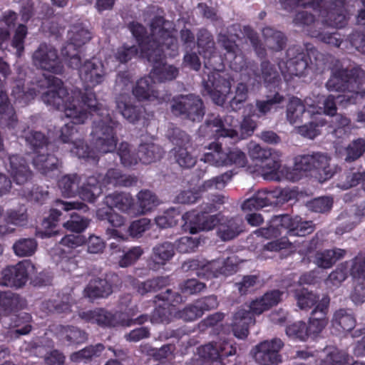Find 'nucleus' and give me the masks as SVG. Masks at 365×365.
Listing matches in <instances>:
<instances>
[{"instance_id":"nucleus-1","label":"nucleus","mask_w":365,"mask_h":365,"mask_svg":"<svg viewBox=\"0 0 365 365\" xmlns=\"http://www.w3.org/2000/svg\"><path fill=\"white\" fill-rule=\"evenodd\" d=\"M48 91L41 96L44 103L61 110L71 121L59 130V140L71 143L72 153L87 162L97 163L100 156L116 150V130L120 126L109 109L98 102L93 93L82 98L81 92L68 93L63 82L53 76L46 77Z\"/></svg>"},{"instance_id":"nucleus-2","label":"nucleus","mask_w":365,"mask_h":365,"mask_svg":"<svg viewBox=\"0 0 365 365\" xmlns=\"http://www.w3.org/2000/svg\"><path fill=\"white\" fill-rule=\"evenodd\" d=\"M364 9L358 11V29L349 36V41L358 51L365 54V0H361ZM351 0H280L283 9L292 11L297 7L310 8L319 13L322 24L335 28L345 26L349 19L346 9Z\"/></svg>"},{"instance_id":"nucleus-3","label":"nucleus","mask_w":365,"mask_h":365,"mask_svg":"<svg viewBox=\"0 0 365 365\" xmlns=\"http://www.w3.org/2000/svg\"><path fill=\"white\" fill-rule=\"evenodd\" d=\"M197 44L199 53L208 61L205 62L207 71L204 70L202 75L205 92L215 104L222 106L229 98L234 78L228 73L220 72L212 63V59L218 55L210 32L200 29L197 33Z\"/></svg>"},{"instance_id":"nucleus-4","label":"nucleus","mask_w":365,"mask_h":365,"mask_svg":"<svg viewBox=\"0 0 365 365\" xmlns=\"http://www.w3.org/2000/svg\"><path fill=\"white\" fill-rule=\"evenodd\" d=\"M364 83L365 71L359 66L332 69L326 87L330 91L344 92L346 94L336 98L332 95L328 96L324 101L323 113L327 115H335L336 102L344 106L356 103L359 97H365V90L362 88Z\"/></svg>"},{"instance_id":"nucleus-5","label":"nucleus","mask_w":365,"mask_h":365,"mask_svg":"<svg viewBox=\"0 0 365 365\" xmlns=\"http://www.w3.org/2000/svg\"><path fill=\"white\" fill-rule=\"evenodd\" d=\"M128 28L138 43L142 58L153 52L152 50L155 47H160L163 44L174 52L170 53V56L175 55L178 47L176 30L173 27L172 23L166 21L163 16H156L152 19L150 35H147L145 27L136 21L130 22Z\"/></svg>"},{"instance_id":"nucleus-6","label":"nucleus","mask_w":365,"mask_h":365,"mask_svg":"<svg viewBox=\"0 0 365 365\" xmlns=\"http://www.w3.org/2000/svg\"><path fill=\"white\" fill-rule=\"evenodd\" d=\"M331 160V156L324 152L298 155L294 159L293 168H283L281 172L285 173V178L292 182L300 180L303 175H314L322 182L331 179L336 173Z\"/></svg>"},{"instance_id":"nucleus-7","label":"nucleus","mask_w":365,"mask_h":365,"mask_svg":"<svg viewBox=\"0 0 365 365\" xmlns=\"http://www.w3.org/2000/svg\"><path fill=\"white\" fill-rule=\"evenodd\" d=\"M306 51L307 53L297 45L288 48L287 61H280L278 63L279 68L285 81H289L293 76L306 75L307 71L314 66L316 69L321 66V58L323 55L309 43L306 44Z\"/></svg>"},{"instance_id":"nucleus-8","label":"nucleus","mask_w":365,"mask_h":365,"mask_svg":"<svg viewBox=\"0 0 365 365\" xmlns=\"http://www.w3.org/2000/svg\"><path fill=\"white\" fill-rule=\"evenodd\" d=\"M236 120L232 115H227L222 118L220 115H211L199 128V133L204 137L230 138L232 140L244 139L251 136L257 128V123L250 116L244 118L240 124V137L233 128Z\"/></svg>"},{"instance_id":"nucleus-9","label":"nucleus","mask_w":365,"mask_h":365,"mask_svg":"<svg viewBox=\"0 0 365 365\" xmlns=\"http://www.w3.org/2000/svg\"><path fill=\"white\" fill-rule=\"evenodd\" d=\"M25 139L35 153L33 158L34 168L45 176L53 177L58 172L59 163L54 155L48 153L53 145L41 132L32 130L25 134Z\"/></svg>"},{"instance_id":"nucleus-10","label":"nucleus","mask_w":365,"mask_h":365,"mask_svg":"<svg viewBox=\"0 0 365 365\" xmlns=\"http://www.w3.org/2000/svg\"><path fill=\"white\" fill-rule=\"evenodd\" d=\"M280 227L287 230L289 236L304 237L314 230L312 221H302L298 216L292 217L289 215H283L274 216L267 227L259 228L255 231V234L265 239H271L281 235Z\"/></svg>"},{"instance_id":"nucleus-11","label":"nucleus","mask_w":365,"mask_h":365,"mask_svg":"<svg viewBox=\"0 0 365 365\" xmlns=\"http://www.w3.org/2000/svg\"><path fill=\"white\" fill-rule=\"evenodd\" d=\"M248 154L251 160L261 164V173L267 180L280 181L281 153L279 150L250 143Z\"/></svg>"},{"instance_id":"nucleus-12","label":"nucleus","mask_w":365,"mask_h":365,"mask_svg":"<svg viewBox=\"0 0 365 365\" xmlns=\"http://www.w3.org/2000/svg\"><path fill=\"white\" fill-rule=\"evenodd\" d=\"M236 346L231 340L222 339L209 342L197 348V355L188 365H225L223 359L236 354Z\"/></svg>"},{"instance_id":"nucleus-13","label":"nucleus","mask_w":365,"mask_h":365,"mask_svg":"<svg viewBox=\"0 0 365 365\" xmlns=\"http://www.w3.org/2000/svg\"><path fill=\"white\" fill-rule=\"evenodd\" d=\"M184 267L196 271L197 277L208 279L234 274L237 270V262L235 256L207 262L193 259L186 262Z\"/></svg>"},{"instance_id":"nucleus-14","label":"nucleus","mask_w":365,"mask_h":365,"mask_svg":"<svg viewBox=\"0 0 365 365\" xmlns=\"http://www.w3.org/2000/svg\"><path fill=\"white\" fill-rule=\"evenodd\" d=\"M178 48L175 56L178 53ZM152 51L153 52L146 54V56L143 58L153 65V68L150 72V76L159 82L170 81L175 79L179 73L178 68L173 65L166 63L165 61L167 56L174 57V56L169 55L174 52L170 48H168L165 44L160 47L157 46Z\"/></svg>"},{"instance_id":"nucleus-15","label":"nucleus","mask_w":365,"mask_h":365,"mask_svg":"<svg viewBox=\"0 0 365 365\" xmlns=\"http://www.w3.org/2000/svg\"><path fill=\"white\" fill-rule=\"evenodd\" d=\"M68 42L62 48L61 54L71 68H77L81 61L78 48L91 39V32L81 24H74L68 33Z\"/></svg>"},{"instance_id":"nucleus-16","label":"nucleus","mask_w":365,"mask_h":365,"mask_svg":"<svg viewBox=\"0 0 365 365\" xmlns=\"http://www.w3.org/2000/svg\"><path fill=\"white\" fill-rule=\"evenodd\" d=\"M293 21L295 25L305 29L309 36L316 38L323 43L339 48L344 42L339 33H328L321 31V27H319L320 23L316 21L314 15L307 11L297 12Z\"/></svg>"},{"instance_id":"nucleus-17","label":"nucleus","mask_w":365,"mask_h":365,"mask_svg":"<svg viewBox=\"0 0 365 365\" xmlns=\"http://www.w3.org/2000/svg\"><path fill=\"white\" fill-rule=\"evenodd\" d=\"M172 112L177 115L200 122L205 115V107L202 99L195 94L180 95L173 98Z\"/></svg>"},{"instance_id":"nucleus-18","label":"nucleus","mask_w":365,"mask_h":365,"mask_svg":"<svg viewBox=\"0 0 365 365\" xmlns=\"http://www.w3.org/2000/svg\"><path fill=\"white\" fill-rule=\"evenodd\" d=\"M76 68L79 71V76L84 84L86 92L82 93L79 89L74 91L81 92L79 101L83 103L82 98L86 96L89 93H95L91 89L104 81L106 72L102 62L95 58L85 61L83 65L80 63ZM94 95L96 96V94ZM95 98L96 99V97Z\"/></svg>"},{"instance_id":"nucleus-19","label":"nucleus","mask_w":365,"mask_h":365,"mask_svg":"<svg viewBox=\"0 0 365 365\" xmlns=\"http://www.w3.org/2000/svg\"><path fill=\"white\" fill-rule=\"evenodd\" d=\"M267 310L265 304L261 302V298L253 301L249 309L240 308L236 312L233 317L232 331L234 335L240 339H244L249 334V327L255 324V314H260Z\"/></svg>"},{"instance_id":"nucleus-20","label":"nucleus","mask_w":365,"mask_h":365,"mask_svg":"<svg viewBox=\"0 0 365 365\" xmlns=\"http://www.w3.org/2000/svg\"><path fill=\"white\" fill-rule=\"evenodd\" d=\"M33 64L54 74L63 72V65L57 50L51 44L41 43L32 55Z\"/></svg>"},{"instance_id":"nucleus-21","label":"nucleus","mask_w":365,"mask_h":365,"mask_svg":"<svg viewBox=\"0 0 365 365\" xmlns=\"http://www.w3.org/2000/svg\"><path fill=\"white\" fill-rule=\"evenodd\" d=\"M169 138L175 145L173 150L176 163L182 168L193 167L197 159L187 151V148L190 146V136L185 131L175 128L172 130Z\"/></svg>"},{"instance_id":"nucleus-22","label":"nucleus","mask_w":365,"mask_h":365,"mask_svg":"<svg viewBox=\"0 0 365 365\" xmlns=\"http://www.w3.org/2000/svg\"><path fill=\"white\" fill-rule=\"evenodd\" d=\"M283 346L278 338L262 341L252 350L254 359L260 365H277L282 361L279 352Z\"/></svg>"},{"instance_id":"nucleus-23","label":"nucleus","mask_w":365,"mask_h":365,"mask_svg":"<svg viewBox=\"0 0 365 365\" xmlns=\"http://www.w3.org/2000/svg\"><path fill=\"white\" fill-rule=\"evenodd\" d=\"M158 300L163 302V305L156 307L150 316L152 323H168L174 311V307L183 302L180 294L173 292L171 289H167L165 293L155 297Z\"/></svg>"},{"instance_id":"nucleus-24","label":"nucleus","mask_w":365,"mask_h":365,"mask_svg":"<svg viewBox=\"0 0 365 365\" xmlns=\"http://www.w3.org/2000/svg\"><path fill=\"white\" fill-rule=\"evenodd\" d=\"M155 81L149 73L148 76L137 81L132 92L138 101L160 104L170 99V95H160L159 91L155 88Z\"/></svg>"},{"instance_id":"nucleus-25","label":"nucleus","mask_w":365,"mask_h":365,"mask_svg":"<svg viewBox=\"0 0 365 365\" xmlns=\"http://www.w3.org/2000/svg\"><path fill=\"white\" fill-rule=\"evenodd\" d=\"M5 168L18 185H24L31 180L33 173L26 161L19 155H9L4 159Z\"/></svg>"},{"instance_id":"nucleus-26","label":"nucleus","mask_w":365,"mask_h":365,"mask_svg":"<svg viewBox=\"0 0 365 365\" xmlns=\"http://www.w3.org/2000/svg\"><path fill=\"white\" fill-rule=\"evenodd\" d=\"M330 299L328 296H324L320 302L316 305L314 309L312 312V316L309 320V324L307 325V329L309 336H316L328 324L327 314L328 312Z\"/></svg>"},{"instance_id":"nucleus-27","label":"nucleus","mask_w":365,"mask_h":365,"mask_svg":"<svg viewBox=\"0 0 365 365\" xmlns=\"http://www.w3.org/2000/svg\"><path fill=\"white\" fill-rule=\"evenodd\" d=\"M307 111L311 116L322 114V108L309 103V99L303 101L297 98L292 97L287 105V118L291 124H294L302 120L303 114Z\"/></svg>"},{"instance_id":"nucleus-28","label":"nucleus","mask_w":365,"mask_h":365,"mask_svg":"<svg viewBox=\"0 0 365 365\" xmlns=\"http://www.w3.org/2000/svg\"><path fill=\"white\" fill-rule=\"evenodd\" d=\"M33 266L30 262L25 260L16 265L8 266L2 271V282L8 287H21L28 279V271Z\"/></svg>"},{"instance_id":"nucleus-29","label":"nucleus","mask_w":365,"mask_h":365,"mask_svg":"<svg viewBox=\"0 0 365 365\" xmlns=\"http://www.w3.org/2000/svg\"><path fill=\"white\" fill-rule=\"evenodd\" d=\"M50 331L60 342L67 345L81 344L88 340V334L74 326L53 325Z\"/></svg>"},{"instance_id":"nucleus-30","label":"nucleus","mask_w":365,"mask_h":365,"mask_svg":"<svg viewBox=\"0 0 365 365\" xmlns=\"http://www.w3.org/2000/svg\"><path fill=\"white\" fill-rule=\"evenodd\" d=\"M18 122L15 109L9 101L3 81L0 78V126L9 130L14 129Z\"/></svg>"},{"instance_id":"nucleus-31","label":"nucleus","mask_w":365,"mask_h":365,"mask_svg":"<svg viewBox=\"0 0 365 365\" xmlns=\"http://www.w3.org/2000/svg\"><path fill=\"white\" fill-rule=\"evenodd\" d=\"M104 203L107 207H115L123 212L135 215L134 200L130 193L114 192L106 196Z\"/></svg>"},{"instance_id":"nucleus-32","label":"nucleus","mask_w":365,"mask_h":365,"mask_svg":"<svg viewBox=\"0 0 365 365\" xmlns=\"http://www.w3.org/2000/svg\"><path fill=\"white\" fill-rule=\"evenodd\" d=\"M78 316L85 322L97 324L102 327H112L116 324L114 315L102 308L80 312Z\"/></svg>"},{"instance_id":"nucleus-33","label":"nucleus","mask_w":365,"mask_h":365,"mask_svg":"<svg viewBox=\"0 0 365 365\" xmlns=\"http://www.w3.org/2000/svg\"><path fill=\"white\" fill-rule=\"evenodd\" d=\"M113 293V287L106 279L95 277L91 279L83 290V295L90 300L106 298Z\"/></svg>"},{"instance_id":"nucleus-34","label":"nucleus","mask_w":365,"mask_h":365,"mask_svg":"<svg viewBox=\"0 0 365 365\" xmlns=\"http://www.w3.org/2000/svg\"><path fill=\"white\" fill-rule=\"evenodd\" d=\"M175 255V245L170 242L158 243L153 248L151 262L149 266L157 269L166 264Z\"/></svg>"},{"instance_id":"nucleus-35","label":"nucleus","mask_w":365,"mask_h":365,"mask_svg":"<svg viewBox=\"0 0 365 365\" xmlns=\"http://www.w3.org/2000/svg\"><path fill=\"white\" fill-rule=\"evenodd\" d=\"M346 254V251L340 248L317 251L314 255L313 262L318 267L329 269L338 260L344 258Z\"/></svg>"},{"instance_id":"nucleus-36","label":"nucleus","mask_w":365,"mask_h":365,"mask_svg":"<svg viewBox=\"0 0 365 365\" xmlns=\"http://www.w3.org/2000/svg\"><path fill=\"white\" fill-rule=\"evenodd\" d=\"M116 107L122 115L130 123H135L144 117L145 109L143 106H133L127 98L120 96L116 100Z\"/></svg>"},{"instance_id":"nucleus-37","label":"nucleus","mask_w":365,"mask_h":365,"mask_svg":"<svg viewBox=\"0 0 365 365\" xmlns=\"http://www.w3.org/2000/svg\"><path fill=\"white\" fill-rule=\"evenodd\" d=\"M131 283L138 294L144 295L148 292H158L168 286L170 279L169 276H160L143 282H138L136 279H132Z\"/></svg>"},{"instance_id":"nucleus-38","label":"nucleus","mask_w":365,"mask_h":365,"mask_svg":"<svg viewBox=\"0 0 365 365\" xmlns=\"http://www.w3.org/2000/svg\"><path fill=\"white\" fill-rule=\"evenodd\" d=\"M255 81L260 83L263 81L267 88H277L279 86L281 78L274 66L268 61L261 63V73L259 74L253 71Z\"/></svg>"},{"instance_id":"nucleus-39","label":"nucleus","mask_w":365,"mask_h":365,"mask_svg":"<svg viewBox=\"0 0 365 365\" xmlns=\"http://www.w3.org/2000/svg\"><path fill=\"white\" fill-rule=\"evenodd\" d=\"M137 207L135 215H145L151 212L160 203L158 196L149 190H142L136 195Z\"/></svg>"},{"instance_id":"nucleus-40","label":"nucleus","mask_w":365,"mask_h":365,"mask_svg":"<svg viewBox=\"0 0 365 365\" xmlns=\"http://www.w3.org/2000/svg\"><path fill=\"white\" fill-rule=\"evenodd\" d=\"M242 223V220L237 218L223 220L218 225L217 235L223 241L231 240L243 231Z\"/></svg>"},{"instance_id":"nucleus-41","label":"nucleus","mask_w":365,"mask_h":365,"mask_svg":"<svg viewBox=\"0 0 365 365\" xmlns=\"http://www.w3.org/2000/svg\"><path fill=\"white\" fill-rule=\"evenodd\" d=\"M24 304L25 302L16 294L9 291L0 292V314L8 315L21 309Z\"/></svg>"},{"instance_id":"nucleus-42","label":"nucleus","mask_w":365,"mask_h":365,"mask_svg":"<svg viewBox=\"0 0 365 365\" xmlns=\"http://www.w3.org/2000/svg\"><path fill=\"white\" fill-rule=\"evenodd\" d=\"M311 116L312 120L308 123L295 127L294 130L304 138L314 139L320 134V128L327 124V120L322 116Z\"/></svg>"},{"instance_id":"nucleus-43","label":"nucleus","mask_w":365,"mask_h":365,"mask_svg":"<svg viewBox=\"0 0 365 365\" xmlns=\"http://www.w3.org/2000/svg\"><path fill=\"white\" fill-rule=\"evenodd\" d=\"M272 204V193H269L268 190H262L247 199L242 205V210L247 212L257 210Z\"/></svg>"},{"instance_id":"nucleus-44","label":"nucleus","mask_w":365,"mask_h":365,"mask_svg":"<svg viewBox=\"0 0 365 365\" xmlns=\"http://www.w3.org/2000/svg\"><path fill=\"white\" fill-rule=\"evenodd\" d=\"M104 349V345L101 343L95 345H89L81 350L72 353L70 355V359L71 361L76 364H86L90 362L93 357L100 356Z\"/></svg>"},{"instance_id":"nucleus-45","label":"nucleus","mask_w":365,"mask_h":365,"mask_svg":"<svg viewBox=\"0 0 365 365\" xmlns=\"http://www.w3.org/2000/svg\"><path fill=\"white\" fill-rule=\"evenodd\" d=\"M163 151L160 147L153 143H142L138 150V162L150 164L160 160Z\"/></svg>"},{"instance_id":"nucleus-46","label":"nucleus","mask_w":365,"mask_h":365,"mask_svg":"<svg viewBox=\"0 0 365 365\" xmlns=\"http://www.w3.org/2000/svg\"><path fill=\"white\" fill-rule=\"evenodd\" d=\"M331 322L334 328L343 331H351L356 323L352 313L344 309H340L334 313Z\"/></svg>"},{"instance_id":"nucleus-47","label":"nucleus","mask_w":365,"mask_h":365,"mask_svg":"<svg viewBox=\"0 0 365 365\" xmlns=\"http://www.w3.org/2000/svg\"><path fill=\"white\" fill-rule=\"evenodd\" d=\"M262 35L266 46L274 51H281L286 45L287 38L284 34L272 27H265L262 30Z\"/></svg>"},{"instance_id":"nucleus-48","label":"nucleus","mask_w":365,"mask_h":365,"mask_svg":"<svg viewBox=\"0 0 365 365\" xmlns=\"http://www.w3.org/2000/svg\"><path fill=\"white\" fill-rule=\"evenodd\" d=\"M32 317L28 313H21L16 315L12 319L11 327L14 328L11 330V338H19L21 335H26L30 333L32 329L31 324Z\"/></svg>"},{"instance_id":"nucleus-49","label":"nucleus","mask_w":365,"mask_h":365,"mask_svg":"<svg viewBox=\"0 0 365 365\" xmlns=\"http://www.w3.org/2000/svg\"><path fill=\"white\" fill-rule=\"evenodd\" d=\"M324 356L317 365H346L349 361L348 354L336 347H327Z\"/></svg>"},{"instance_id":"nucleus-50","label":"nucleus","mask_w":365,"mask_h":365,"mask_svg":"<svg viewBox=\"0 0 365 365\" xmlns=\"http://www.w3.org/2000/svg\"><path fill=\"white\" fill-rule=\"evenodd\" d=\"M217 58H219L222 65H227L232 70L236 72H242L248 68V63L240 49L238 51L233 52L232 56H218Z\"/></svg>"},{"instance_id":"nucleus-51","label":"nucleus","mask_w":365,"mask_h":365,"mask_svg":"<svg viewBox=\"0 0 365 365\" xmlns=\"http://www.w3.org/2000/svg\"><path fill=\"white\" fill-rule=\"evenodd\" d=\"M79 182L80 178L77 174H68L58 180V185L64 197H71L77 195Z\"/></svg>"},{"instance_id":"nucleus-52","label":"nucleus","mask_w":365,"mask_h":365,"mask_svg":"<svg viewBox=\"0 0 365 365\" xmlns=\"http://www.w3.org/2000/svg\"><path fill=\"white\" fill-rule=\"evenodd\" d=\"M246 154L240 149L235 148L230 149L222 155V166H235L243 168L247 164Z\"/></svg>"},{"instance_id":"nucleus-53","label":"nucleus","mask_w":365,"mask_h":365,"mask_svg":"<svg viewBox=\"0 0 365 365\" xmlns=\"http://www.w3.org/2000/svg\"><path fill=\"white\" fill-rule=\"evenodd\" d=\"M184 224L183 229L191 234L199 232L200 222L203 220V211L192 210L187 212L182 217Z\"/></svg>"},{"instance_id":"nucleus-54","label":"nucleus","mask_w":365,"mask_h":365,"mask_svg":"<svg viewBox=\"0 0 365 365\" xmlns=\"http://www.w3.org/2000/svg\"><path fill=\"white\" fill-rule=\"evenodd\" d=\"M96 217L99 220L108 221L114 227H120L125 224V218L110 207H106L98 209Z\"/></svg>"},{"instance_id":"nucleus-55","label":"nucleus","mask_w":365,"mask_h":365,"mask_svg":"<svg viewBox=\"0 0 365 365\" xmlns=\"http://www.w3.org/2000/svg\"><path fill=\"white\" fill-rule=\"evenodd\" d=\"M345 161L354 162L365 153V139L359 138L352 140L346 148Z\"/></svg>"},{"instance_id":"nucleus-56","label":"nucleus","mask_w":365,"mask_h":365,"mask_svg":"<svg viewBox=\"0 0 365 365\" xmlns=\"http://www.w3.org/2000/svg\"><path fill=\"white\" fill-rule=\"evenodd\" d=\"M37 242L33 238H22L13 245L14 253L19 257L31 256L36 252Z\"/></svg>"},{"instance_id":"nucleus-57","label":"nucleus","mask_w":365,"mask_h":365,"mask_svg":"<svg viewBox=\"0 0 365 365\" xmlns=\"http://www.w3.org/2000/svg\"><path fill=\"white\" fill-rule=\"evenodd\" d=\"M22 78L16 81V86L14 87L11 96L15 98L16 102L26 105L30 100L33 99L36 95L34 88H29L27 91L24 89V85L21 83Z\"/></svg>"},{"instance_id":"nucleus-58","label":"nucleus","mask_w":365,"mask_h":365,"mask_svg":"<svg viewBox=\"0 0 365 365\" xmlns=\"http://www.w3.org/2000/svg\"><path fill=\"white\" fill-rule=\"evenodd\" d=\"M284 99V98L282 95L276 92L272 98L268 97L267 100L257 101L256 108L258 111L257 116L260 118L267 115L275 105L283 102Z\"/></svg>"},{"instance_id":"nucleus-59","label":"nucleus","mask_w":365,"mask_h":365,"mask_svg":"<svg viewBox=\"0 0 365 365\" xmlns=\"http://www.w3.org/2000/svg\"><path fill=\"white\" fill-rule=\"evenodd\" d=\"M296 299L297 304L301 309H307L312 307L320 302L319 297L307 289H302L296 292Z\"/></svg>"},{"instance_id":"nucleus-60","label":"nucleus","mask_w":365,"mask_h":365,"mask_svg":"<svg viewBox=\"0 0 365 365\" xmlns=\"http://www.w3.org/2000/svg\"><path fill=\"white\" fill-rule=\"evenodd\" d=\"M180 217L179 211L175 208H170L164 212L162 215L157 216L155 221L160 228H167L175 226L178 222Z\"/></svg>"},{"instance_id":"nucleus-61","label":"nucleus","mask_w":365,"mask_h":365,"mask_svg":"<svg viewBox=\"0 0 365 365\" xmlns=\"http://www.w3.org/2000/svg\"><path fill=\"white\" fill-rule=\"evenodd\" d=\"M208 148L212 152L205 153L201 160L216 166H222V143L213 142L210 144Z\"/></svg>"},{"instance_id":"nucleus-62","label":"nucleus","mask_w":365,"mask_h":365,"mask_svg":"<svg viewBox=\"0 0 365 365\" xmlns=\"http://www.w3.org/2000/svg\"><path fill=\"white\" fill-rule=\"evenodd\" d=\"M121 163L124 167H131L138 163V155L132 153L130 145L126 142H122L117 152Z\"/></svg>"},{"instance_id":"nucleus-63","label":"nucleus","mask_w":365,"mask_h":365,"mask_svg":"<svg viewBox=\"0 0 365 365\" xmlns=\"http://www.w3.org/2000/svg\"><path fill=\"white\" fill-rule=\"evenodd\" d=\"M5 220L7 223L21 226L28 221L27 209L24 205L18 209H11L6 212Z\"/></svg>"},{"instance_id":"nucleus-64","label":"nucleus","mask_w":365,"mask_h":365,"mask_svg":"<svg viewBox=\"0 0 365 365\" xmlns=\"http://www.w3.org/2000/svg\"><path fill=\"white\" fill-rule=\"evenodd\" d=\"M28 34L26 26L19 24L11 39V46L16 49L17 57H21L24 51V41Z\"/></svg>"}]
</instances>
